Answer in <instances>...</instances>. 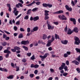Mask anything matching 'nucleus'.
Wrapping results in <instances>:
<instances>
[{
    "instance_id": "nucleus-28",
    "label": "nucleus",
    "mask_w": 80,
    "mask_h": 80,
    "mask_svg": "<svg viewBox=\"0 0 80 80\" xmlns=\"http://www.w3.org/2000/svg\"><path fill=\"white\" fill-rule=\"evenodd\" d=\"M31 11H32V9H29L28 11V12L27 13V15H30L31 13Z\"/></svg>"
},
{
    "instance_id": "nucleus-60",
    "label": "nucleus",
    "mask_w": 80,
    "mask_h": 80,
    "mask_svg": "<svg viewBox=\"0 0 80 80\" xmlns=\"http://www.w3.org/2000/svg\"><path fill=\"white\" fill-rule=\"evenodd\" d=\"M18 33H14L13 34L14 37H17L18 35Z\"/></svg>"
},
{
    "instance_id": "nucleus-63",
    "label": "nucleus",
    "mask_w": 80,
    "mask_h": 80,
    "mask_svg": "<svg viewBox=\"0 0 80 80\" xmlns=\"http://www.w3.org/2000/svg\"><path fill=\"white\" fill-rule=\"evenodd\" d=\"M11 50L12 52H16V50H15V49H12Z\"/></svg>"
},
{
    "instance_id": "nucleus-19",
    "label": "nucleus",
    "mask_w": 80,
    "mask_h": 80,
    "mask_svg": "<svg viewBox=\"0 0 80 80\" xmlns=\"http://www.w3.org/2000/svg\"><path fill=\"white\" fill-rule=\"evenodd\" d=\"M51 43H52L50 41H49V40L48 41V43H47L46 46L47 47H50L51 45Z\"/></svg>"
},
{
    "instance_id": "nucleus-32",
    "label": "nucleus",
    "mask_w": 80,
    "mask_h": 80,
    "mask_svg": "<svg viewBox=\"0 0 80 80\" xmlns=\"http://www.w3.org/2000/svg\"><path fill=\"white\" fill-rule=\"evenodd\" d=\"M29 18V17L28 15H26L24 17V20H28Z\"/></svg>"
},
{
    "instance_id": "nucleus-6",
    "label": "nucleus",
    "mask_w": 80,
    "mask_h": 80,
    "mask_svg": "<svg viewBox=\"0 0 80 80\" xmlns=\"http://www.w3.org/2000/svg\"><path fill=\"white\" fill-rule=\"evenodd\" d=\"M73 33V30H72L70 28L68 29V32L67 33L68 35H72V33Z\"/></svg>"
},
{
    "instance_id": "nucleus-55",
    "label": "nucleus",
    "mask_w": 80,
    "mask_h": 80,
    "mask_svg": "<svg viewBox=\"0 0 80 80\" xmlns=\"http://www.w3.org/2000/svg\"><path fill=\"white\" fill-rule=\"evenodd\" d=\"M20 30L21 32H25V30H24V29L22 28H20Z\"/></svg>"
},
{
    "instance_id": "nucleus-49",
    "label": "nucleus",
    "mask_w": 80,
    "mask_h": 80,
    "mask_svg": "<svg viewBox=\"0 0 80 80\" xmlns=\"http://www.w3.org/2000/svg\"><path fill=\"white\" fill-rule=\"evenodd\" d=\"M5 33H7V34H8V35H10V33L8 32H7V31L4 30V31Z\"/></svg>"
},
{
    "instance_id": "nucleus-1",
    "label": "nucleus",
    "mask_w": 80,
    "mask_h": 80,
    "mask_svg": "<svg viewBox=\"0 0 80 80\" xmlns=\"http://www.w3.org/2000/svg\"><path fill=\"white\" fill-rule=\"evenodd\" d=\"M63 68L64 69L65 72L68 70V67H67V66H65V63L62 62L61 66L59 68V70H61L60 71V73H62L63 76L66 77V76L68 75V74L67 72H64V71L63 70Z\"/></svg>"
},
{
    "instance_id": "nucleus-7",
    "label": "nucleus",
    "mask_w": 80,
    "mask_h": 80,
    "mask_svg": "<svg viewBox=\"0 0 80 80\" xmlns=\"http://www.w3.org/2000/svg\"><path fill=\"white\" fill-rule=\"evenodd\" d=\"M65 7L67 10L68 11H70V12H71L72 10V8L71 7H69V6L68 5H66L65 6Z\"/></svg>"
},
{
    "instance_id": "nucleus-4",
    "label": "nucleus",
    "mask_w": 80,
    "mask_h": 80,
    "mask_svg": "<svg viewBox=\"0 0 80 80\" xmlns=\"http://www.w3.org/2000/svg\"><path fill=\"white\" fill-rule=\"evenodd\" d=\"M48 55H49V53H46L43 56L40 55L39 57L40 58H41L42 59H45V58H46L47 57V56H48Z\"/></svg>"
},
{
    "instance_id": "nucleus-59",
    "label": "nucleus",
    "mask_w": 80,
    "mask_h": 80,
    "mask_svg": "<svg viewBox=\"0 0 80 80\" xmlns=\"http://www.w3.org/2000/svg\"><path fill=\"white\" fill-rule=\"evenodd\" d=\"M50 71L52 73H53L54 72V70L53 69V68H51L50 69Z\"/></svg>"
},
{
    "instance_id": "nucleus-41",
    "label": "nucleus",
    "mask_w": 80,
    "mask_h": 80,
    "mask_svg": "<svg viewBox=\"0 0 80 80\" xmlns=\"http://www.w3.org/2000/svg\"><path fill=\"white\" fill-rule=\"evenodd\" d=\"M40 3H41V2L39 1H37L36 3L37 5H39Z\"/></svg>"
},
{
    "instance_id": "nucleus-12",
    "label": "nucleus",
    "mask_w": 80,
    "mask_h": 80,
    "mask_svg": "<svg viewBox=\"0 0 80 80\" xmlns=\"http://www.w3.org/2000/svg\"><path fill=\"white\" fill-rule=\"evenodd\" d=\"M48 27V30H53V28H54V26L52 27L50 24L47 25Z\"/></svg>"
},
{
    "instance_id": "nucleus-36",
    "label": "nucleus",
    "mask_w": 80,
    "mask_h": 80,
    "mask_svg": "<svg viewBox=\"0 0 80 80\" xmlns=\"http://www.w3.org/2000/svg\"><path fill=\"white\" fill-rule=\"evenodd\" d=\"M48 18H49V17L48 16H45L44 18V20H48Z\"/></svg>"
},
{
    "instance_id": "nucleus-8",
    "label": "nucleus",
    "mask_w": 80,
    "mask_h": 80,
    "mask_svg": "<svg viewBox=\"0 0 80 80\" xmlns=\"http://www.w3.org/2000/svg\"><path fill=\"white\" fill-rule=\"evenodd\" d=\"M70 20L71 22H72L74 25L76 24V19L74 18H71Z\"/></svg>"
},
{
    "instance_id": "nucleus-53",
    "label": "nucleus",
    "mask_w": 80,
    "mask_h": 80,
    "mask_svg": "<svg viewBox=\"0 0 80 80\" xmlns=\"http://www.w3.org/2000/svg\"><path fill=\"white\" fill-rule=\"evenodd\" d=\"M31 68H35V65L33 64H31Z\"/></svg>"
},
{
    "instance_id": "nucleus-10",
    "label": "nucleus",
    "mask_w": 80,
    "mask_h": 80,
    "mask_svg": "<svg viewBox=\"0 0 80 80\" xmlns=\"http://www.w3.org/2000/svg\"><path fill=\"white\" fill-rule=\"evenodd\" d=\"M72 63H74L76 65H78L80 64V63H79V62L77 61V60H76L73 61H72Z\"/></svg>"
},
{
    "instance_id": "nucleus-38",
    "label": "nucleus",
    "mask_w": 80,
    "mask_h": 80,
    "mask_svg": "<svg viewBox=\"0 0 80 80\" xmlns=\"http://www.w3.org/2000/svg\"><path fill=\"white\" fill-rule=\"evenodd\" d=\"M55 39H56V40H57V38L58 37V34H57L56 33L55 34Z\"/></svg>"
},
{
    "instance_id": "nucleus-51",
    "label": "nucleus",
    "mask_w": 80,
    "mask_h": 80,
    "mask_svg": "<svg viewBox=\"0 0 80 80\" xmlns=\"http://www.w3.org/2000/svg\"><path fill=\"white\" fill-rule=\"evenodd\" d=\"M16 25H20V21H17L16 23Z\"/></svg>"
},
{
    "instance_id": "nucleus-39",
    "label": "nucleus",
    "mask_w": 80,
    "mask_h": 80,
    "mask_svg": "<svg viewBox=\"0 0 80 80\" xmlns=\"http://www.w3.org/2000/svg\"><path fill=\"white\" fill-rule=\"evenodd\" d=\"M30 59L32 60H35V55H33L32 56L31 58Z\"/></svg>"
},
{
    "instance_id": "nucleus-27",
    "label": "nucleus",
    "mask_w": 80,
    "mask_h": 80,
    "mask_svg": "<svg viewBox=\"0 0 80 80\" xmlns=\"http://www.w3.org/2000/svg\"><path fill=\"white\" fill-rule=\"evenodd\" d=\"M33 29L34 32H35V31H37V30H38V27H34Z\"/></svg>"
},
{
    "instance_id": "nucleus-13",
    "label": "nucleus",
    "mask_w": 80,
    "mask_h": 80,
    "mask_svg": "<svg viewBox=\"0 0 80 80\" xmlns=\"http://www.w3.org/2000/svg\"><path fill=\"white\" fill-rule=\"evenodd\" d=\"M23 6V5H22V4L21 3H18V4H16V7L17 8H20V6L21 7H22V6Z\"/></svg>"
},
{
    "instance_id": "nucleus-11",
    "label": "nucleus",
    "mask_w": 80,
    "mask_h": 80,
    "mask_svg": "<svg viewBox=\"0 0 80 80\" xmlns=\"http://www.w3.org/2000/svg\"><path fill=\"white\" fill-rule=\"evenodd\" d=\"M63 11L62 10H59L53 13V14H60V13H63Z\"/></svg>"
},
{
    "instance_id": "nucleus-61",
    "label": "nucleus",
    "mask_w": 80,
    "mask_h": 80,
    "mask_svg": "<svg viewBox=\"0 0 80 80\" xmlns=\"http://www.w3.org/2000/svg\"><path fill=\"white\" fill-rule=\"evenodd\" d=\"M3 71L4 72H8V70L6 68L4 69V68H3Z\"/></svg>"
},
{
    "instance_id": "nucleus-58",
    "label": "nucleus",
    "mask_w": 80,
    "mask_h": 80,
    "mask_svg": "<svg viewBox=\"0 0 80 80\" xmlns=\"http://www.w3.org/2000/svg\"><path fill=\"white\" fill-rule=\"evenodd\" d=\"M14 29L15 31L17 30V26H14Z\"/></svg>"
},
{
    "instance_id": "nucleus-15",
    "label": "nucleus",
    "mask_w": 80,
    "mask_h": 80,
    "mask_svg": "<svg viewBox=\"0 0 80 80\" xmlns=\"http://www.w3.org/2000/svg\"><path fill=\"white\" fill-rule=\"evenodd\" d=\"M73 31L75 33H78V29L77 28L75 27L74 28Z\"/></svg>"
},
{
    "instance_id": "nucleus-31",
    "label": "nucleus",
    "mask_w": 80,
    "mask_h": 80,
    "mask_svg": "<svg viewBox=\"0 0 80 80\" xmlns=\"http://www.w3.org/2000/svg\"><path fill=\"white\" fill-rule=\"evenodd\" d=\"M48 4H47L46 3H43L42 4V6L44 7H45L46 8H47V7Z\"/></svg>"
},
{
    "instance_id": "nucleus-3",
    "label": "nucleus",
    "mask_w": 80,
    "mask_h": 80,
    "mask_svg": "<svg viewBox=\"0 0 80 80\" xmlns=\"http://www.w3.org/2000/svg\"><path fill=\"white\" fill-rule=\"evenodd\" d=\"M58 17L59 18L61 19L62 20H67V19L66 17L63 15H59L58 16Z\"/></svg>"
},
{
    "instance_id": "nucleus-37",
    "label": "nucleus",
    "mask_w": 80,
    "mask_h": 80,
    "mask_svg": "<svg viewBox=\"0 0 80 80\" xmlns=\"http://www.w3.org/2000/svg\"><path fill=\"white\" fill-rule=\"evenodd\" d=\"M47 7H49V8H51L52 7V4H50V3L48 4Z\"/></svg>"
},
{
    "instance_id": "nucleus-43",
    "label": "nucleus",
    "mask_w": 80,
    "mask_h": 80,
    "mask_svg": "<svg viewBox=\"0 0 80 80\" xmlns=\"http://www.w3.org/2000/svg\"><path fill=\"white\" fill-rule=\"evenodd\" d=\"M65 63L68 66L69 65V61L68 60L66 61Z\"/></svg>"
},
{
    "instance_id": "nucleus-52",
    "label": "nucleus",
    "mask_w": 80,
    "mask_h": 80,
    "mask_svg": "<svg viewBox=\"0 0 80 80\" xmlns=\"http://www.w3.org/2000/svg\"><path fill=\"white\" fill-rule=\"evenodd\" d=\"M66 53H66L68 55H70V54H71V53L70 52V51H67V52Z\"/></svg>"
},
{
    "instance_id": "nucleus-34",
    "label": "nucleus",
    "mask_w": 80,
    "mask_h": 80,
    "mask_svg": "<svg viewBox=\"0 0 80 80\" xmlns=\"http://www.w3.org/2000/svg\"><path fill=\"white\" fill-rule=\"evenodd\" d=\"M55 40V38H51V40H49V42H51L52 43Z\"/></svg>"
},
{
    "instance_id": "nucleus-9",
    "label": "nucleus",
    "mask_w": 80,
    "mask_h": 80,
    "mask_svg": "<svg viewBox=\"0 0 80 80\" xmlns=\"http://www.w3.org/2000/svg\"><path fill=\"white\" fill-rule=\"evenodd\" d=\"M61 42V43H62V44H64V45H67L68 43V40H64V41L62 40Z\"/></svg>"
},
{
    "instance_id": "nucleus-18",
    "label": "nucleus",
    "mask_w": 80,
    "mask_h": 80,
    "mask_svg": "<svg viewBox=\"0 0 80 80\" xmlns=\"http://www.w3.org/2000/svg\"><path fill=\"white\" fill-rule=\"evenodd\" d=\"M47 38V35L45 34H44L43 35L42 39L43 40H46Z\"/></svg>"
},
{
    "instance_id": "nucleus-16",
    "label": "nucleus",
    "mask_w": 80,
    "mask_h": 80,
    "mask_svg": "<svg viewBox=\"0 0 80 80\" xmlns=\"http://www.w3.org/2000/svg\"><path fill=\"white\" fill-rule=\"evenodd\" d=\"M4 53H10L11 52H10V51L8 49H6L4 51Z\"/></svg>"
},
{
    "instance_id": "nucleus-21",
    "label": "nucleus",
    "mask_w": 80,
    "mask_h": 80,
    "mask_svg": "<svg viewBox=\"0 0 80 80\" xmlns=\"http://www.w3.org/2000/svg\"><path fill=\"white\" fill-rule=\"evenodd\" d=\"M14 49H15V50H20V48L18 46H15L14 47Z\"/></svg>"
},
{
    "instance_id": "nucleus-62",
    "label": "nucleus",
    "mask_w": 80,
    "mask_h": 80,
    "mask_svg": "<svg viewBox=\"0 0 80 80\" xmlns=\"http://www.w3.org/2000/svg\"><path fill=\"white\" fill-rule=\"evenodd\" d=\"M30 32V28H27V32Z\"/></svg>"
},
{
    "instance_id": "nucleus-56",
    "label": "nucleus",
    "mask_w": 80,
    "mask_h": 80,
    "mask_svg": "<svg viewBox=\"0 0 80 80\" xmlns=\"http://www.w3.org/2000/svg\"><path fill=\"white\" fill-rule=\"evenodd\" d=\"M34 73L35 74H37V73H38V70H35L34 72Z\"/></svg>"
},
{
    "instance_id": "nucleus-30",
    "label": "nucleus",
    "mask_w": 80,
    "mask_h": 80,
    "mask_svg": "<svg viewBox=\"0 0 80 80\" xmlns=\"http://www.w3.org/2000/svg\"><path fill=\"white\" fill-rule=\"evenodd\" d=\"M76 60H78L79 62H80V55H79L78 58H76Z\"/></svg>"
},
{
    "instance_id": "nucleus-26",
    "label": "nucleus",
    "mask_w": 80,
    "mask_h": 80,
    "mask_svg": "<svg viewBox=\"0 0 80 80\" xmlns=\"http://www.w3.org/2000/svg\"><path fill=\"white\" fill-rule=\"evenodd\" d=\"M23 34H22V33H20L19 35L18 38H23Z\"/></svg>"
},
{
    "instance_id": "nucleus-29",
    "label": "nucleus",
    "mask_w": 80,
    "mask_h": 80,
    "mask_svg": "<svg viewBox=\"0 0 80 80\" xmlns=\"http://www.w3.org/2000/svg\"><path fill=\"white\" fill-rule=\"evenodd\" d=\"M2 46L5 47V46H6V45H7V42H2Z\"/></svg>"
},
{
    "instance_id": "nucleus-14",
    "label": "nucleus",
    "mask_w": 80,
    "mask_h": 80,
    "mask_svg": "<svg viewBox=\"0 0 80 80\" xmlns=\"http://www.w3.org/2000/svg\"><path fill=\"white\" fill-rule=\"evenodd\" d=\"M39 20V17L37 16L33 18V21L35 22V21H37V20Z\"/></svg>"
},
{
    "instance_id": "nucleus-35",
    "label": "nucleus",
    "mask_w": 80,
    "mask_h": 80,
    "mask_svg": "<svg viewBox=\"0 0 80 80\" xmlns=\"http://www.w3.org/2000/svg\"><path fill=\"white\" fill-rule=\"evenodd\" d=\"M29 77H30L31 78H33V77H34V74L32 73H31L29 75Z\"/></svg>"
},
{
    "instance_id": "nucleus-23",
    "label": "nucleus",
    "mask_w": 80,
    "mask_h": 80,
    "mask_svg": "<svg viewBox=\"0 0 80 80\" xmlns=\"http://www.w3.org/2000/svg\"><path fill=\"white\" fill-rule=\"evenodd\" d=\"M22 47L23 48H24L25 50H26V51H28V47H26L25 46H22Z\"/></svg>"
},
{
    "instance_id": "nucleus-50",
    "label": "nucleus",
    "mask_w": 80,
    "mask_h": 80,
    "mask_svg": "<svg viewBox=\"0 0 80 80\" xmlns=\"http://www.w3.org/2000/svg\"><path fill=\"white\" fill-rule=\"evenodd\" d=\"M16 71L17 72L19 71L20 69V68L19 67L16 66Z\"/></svg>"
},
{
    "instance_id": "nucleus-54",
    "label": "nucleus",
    "mask_w": 80,
    "mask_h": 80,
    "mask_svg": "<svg viewBox=\"0 0 80 80\" xmlns=\"http://www.w3.org/2000/svg\"><path fill=\"white\" fill-rule=\"evenodd\" d=\"M7 38V35H5V33L3 34V38Z\"/></svg>"
},
{
    "instance_id": "nucleus-24",
    "label": "nucleus",
    "mask_w": 80,
    "mask_h": 80,
    "mask_svg": "<svg viewBox=\"0 0 80 80\" xmlns=\"http://www.w3.org/2000/svg\"><path fill=\"white\" fill-rule=\"evenodd\" d=\"M75 50L76 51L77 53H79L80 54V48H76L75 49Z\"/></svg>"
},
{
    "instance_id": "nucleus-57",
    "label": "nucleus",
    "mask_w": 80,
    "mask_h": 80,
    "mask_svg": "<svg viewBox=\"0 0 80 80\" xmlns=\"http://www.w3.org/2000/svg\"><path fill=\"white\" fill-rule=\"evenodd\" d=\"M71 4H72V6H75V3H74V2H73V1H72Z\"/></svg>"
},
{
    "instance_id": "nucleus-33",
    "label": "nucleus",
    "mask_w": 80,
    "mask_h": 80,
    "mask_svg": "<svg viewBox=\"0 0 80 80\" xmlns=\"http://www.w3.org/2000/svg\"><path fill=\"white\" fill-rule=\"evenodd\" d=\"M14 13V15L15 16H17L18 14V11H16V12H14V13Z\"/></svg>"
},
{
    "instance_id": "nucleus-17",
    "label": "nucleus",
    "mask_w": 80,
    "mask_h": 80,
    "mask_svg": "<svg viewBox=\"0 0 80 80\" xmlns=\"http://www.w3.org/2000/svg\"><path fill=\"white\" fill-rule=\"evenodd\" d=\"M44 12V15L45 16H48L49 15V14H48V12H49V11L47 10H45Z\"/></svg>"
},
{
    "instance_id": "nucleus-46",
    "label": "nucleus",
    "mask_w": 80,
    "mask_h": 80,
    "mask_svg": "<svg viewBox=\"0 0 80 80\" xmlns=\"http://www.w3.org/2000/svg\"><path fill=\"white\" fill-rule=\"evenodd\" d=\"M39 67V65H38L35 64V65H34V68H38Z\"/></svg>"
},
{
    "instance_id": "nucleus-47",
    "label": "nucleus",
    "mask_w": 80,
    "mask_h": 80,
    "mask_svg": "<svg viewBox=\"0 0 80 80\" xmlns=\"http://www.w3.org/2000/svg\"><path fill=\"white\" fill-rule=\"evenodd\" d=\"M53 23L56 25H58V22H54Z\"/></svg>"
},
{
    "instance_id": "nucleus-20",
    "label": "nucleus",
    "mask_w": 80,
    "mask_h": 80,
    "mask_svg": "<svg viewBox=\"0 0 80 80\" xmlns=\"http://www.w3.org/2000/svg\"><path fill=\"white\" fill-rule=\"evenodd\" d=\"M7 78L8 79H13V75H9L7 77Z\"/></svg>"
},
{
    "instance_id": "nucleus-22",
    "label": "nucleus",
    "mask_w": 80,
    "mask_h": 80,
    "mask_svg": "<svg viewBox=\"0 0 80 80\" xmlns=\"http://www.w3.org/2000/svg\"><path fill=\"white\" fill-rule=\"evenodd\" d=\"M36 2H35V1H33V2H32L30 4H29L27 5L28 7H29V6H32L33 5V4H34V3H35Z\"/></svg>"
},
{
    "instance_id": "nucleus-42",
    "label": "nucleus",
    "mask_w": 80,
    "mask_h": 80,
    "mask_svg": "<svg viewBox=\"0 0 80 80\" xmlns=\"http://www.w3.org/2000/svg\"><path fill=\"white\" fill-rule=\"evenodd\" d=\"M64 31L65 32H67L68 31V28H67V25H66V27L64 29Z\"/></svg>"
},
{
    "instance_id": "nucleus-64",
    "label": "nucleus",
    "mask_w": 80,
    "mask_h": 80,
    "mask_svg": "<svg viewBox=\"0 0 80 80\" xmlns=\"http://www.w3.org/2000/svg\"><path fill=\"white\" fill-rule=\"evenodd\" d=\"M30 20L31 21H33V18L32 16H31L30 18Z\"/></svg>"
},
{
    "instance_id": "nucleus-44",
    "label": "nucleus",
    "mask_w": 80,
    "mask_h": 80,
    "mask_svg": "<svg viewBox=\"0 0 80 80\" xmlns=\"http://www.w3.org/2000/svg\"><path fill=\"white\" fill-rule=\"evenodd\" d=\"M37 9H38V8H33L32 10V12H35V11H36V10H37Z\"/></svg>"
},
{
    "instance_id": "nucleus-2",
    "label": "nucleus",
    "mask_w": 80,
    "mask_h": 80,
    "mask_svg": "<svg viewBox=\"0 0 80 80\" xmlns=\"http://www.w3.org/2000/svg\"><path fill=\"white\" fill-rule=\"evenodd\" d=\"M74 39L75 40V44L76 45H79V43H80V40H79V38L77 36H75L74 37Z\"/></svg>"
},
{
    "instance_id": "nucleus-40",
    "label": "nucleus",
    "mask_w": 80,
    "mask_h": 80,
    "mask_svg": "<svg viewBox=\"0 0 80 80\" xmlns=\"http://www.w3.org/2000/svg\"><path fill=\"white\" fill-rule=\"evenodd\" d=\"M64 57L65 58H67V57H68V55L67 54V53H65L64 55Z\"/></svg>"
},
{
    "instance_id": "nucleus-45",
    "label": "nucleus",
    "mask_w": 80,
    "mask_h": 80,
    "mask_svg": "<svg viewBox=\"0 0 80 80\" xmlns=\"http://www.w3.org/2000/svg\"><path fill=\"white\" fill-rule=\"evenodd\" d=\"M31 55H32V53H31V52H28L27 53V55L28 57H30Z\"/></svg>"
},
{
    "instance_id": "nucleus-25",
    "label": "nucleus",
    "mask_w": 80,
    "mask_h": 80,
    "mask_svg": "<svg viewBox=\"0 0 80 80\" xmlns=\"http://www.w3.org/2000/svg\"><path fill=\"white\" fill-rule=\"evenodd\" d=\"M38 43L39 44H40V43H42L43 45H45V43L43 42V41L42 40H39L38 41Z\"/></svg>"
},
{
    "instance_id": "nucleus-48",
    "label": "nucleus",
    "mask_w": 80,
    "mask_h": 80,
    "mask_svg": "<svg viewBox=\"0 0 80 80\" xmlns=\"http://www.w3.org/2000/svg\"><path fill=\"white\" fill-rule=\"evenodd\" d=\"M22 15V14H20L19 15H18L17 17H16V19H18Z\"/></svg>"
},
{
    "instance_id": "nucleus-5",
    "label": "nucleus",
    "mask_w": 80,
    "mask_h": 80,
    "mask_svg": "<svg viewBox=\"0 0 80 80\" xmlns=\"http://www.w3.org/2000/svg\"><path fill=\"white\" fill-rule=\"evenodd\" d=\"M29 43H30V42L28 41V40L22 41L21 42V44L24 45H26L28 44Z\"/></svg>"
}]
</instances>
